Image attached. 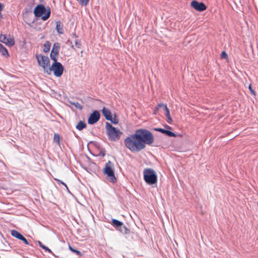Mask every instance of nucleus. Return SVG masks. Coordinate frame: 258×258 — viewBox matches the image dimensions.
Segmentation results:
<instances>
[{
  "label": "nucleus",
  "instance_id": "nucleus-1",
  "mask_svg": "<svg viewBox=\"0 0 258 258\" xmlns=\"http://www.w3.org/2000/svg\"><path fill=\"white\" fill-rule=\"evenodd\" d=\"M154 141V136L150 131L138 129L134 134L124 139V144L125 147L132 152H139L146 148V145H151Z\"/></svg>",
  "mask_w": 258,
  "mask_h": 258
},
{
  "label": "nucleus",
  "instance_id": "nucleus-2",
  "mask_svg": "<svg viewBox=\"0 0 258 258\" xmlns=\"http://www.w3.org/2000/svg\"><path fill=\"white\" fill-rule=\"evenodd\" d=\"M33 13L36 18L41 17L43 21H46L50 17L51 11L49 7L46 8L44 5L39 4L34 9Z\"/></svg>",
  "mask_w": 258,
  "mask_h": 258
},
{
  "label": "nucleus",
  "instance_id": "nucleus-3",
  "mask_svg": "<svg viewBox=\"0 0 258 258\" xmlns=\"http://www.w3.org/2000/svg\"><path fill=\"white\" fill-rule=\"evenodd\" d=\"M144 179L147 184L153 185L157 182V176L155 171L151 168H145L143 171Z\"/></svg>",
  "mask_w": 258,
  "mask_h": 258
},
{
  "label": "nucleus",
  "instance_id": "nucleus-4",
  "mask_svg": "<svg viewBox=\"0 0 258 258\" xmlns=\"http://www.w3.org/2000/svg\"><path fill=\"white\" fill-rule=\"evenodd\" d=\"M105 127L108 138L110 141H116L119 139L121 133L119 130L107 122H106Z\"/></svg>",
  "mask_w": 258,
  "mask_h": 258
},
{
  "label": "nucleus",
  "instance_id": "nucleus-5",
  "mask_svg": "<svg viewBox=\"0 0 258 258\" xmlns=\"http://www.w3.org/2000/svg\"><path fill=\"white\" fill-rule=\"evenodd\" d=\"M35 57L38 64L43 69L44 73L47 74L50 69V60L48 56L42 54H36Z\"/></svg>",
  "mask_w": 258,
  "mask_h": 258
},
{
  "label": "nucleus",
  "instance_id": "nucleus-6",
  "mask_svg": "<svg viewBox=\"0 0 258 258\" xmlns=\"http://www.w3.org/2000/svg\"><path fill=\"white\" fill-rule=\"evenodd\" d=\"M52 71L53 72L55 76L59 77L63 74V67L60 62L57 61V60H56V61H53L50 67L47 75H50Z\"/></svg>",
  "mask_w": 258,
  "mask_h": 258
},
{
  "label": "nucleus",
  "instance_id": "nucleus-7",
  "mask_svg": "<svg viewBox=\"0 0 258 258\" xmlns=\"http://www.w3.org/2000/svg\"><path fill=\"white\" fill-rule=\"evenodd\" d=\"M111 164L112 163L110 161H108L106 163L103 169V173L104 174L107 175V177L110 182L114 183L116 181V178L115 176L114 171L111 167Z\"/></svg>",
  "mask_w": 258,
  "mask_h": 258
},
{
  "label": "nucleus",
  "instance_id": "nucleus-8",
  "mask_svg": "<svg viewBox=\"0 0 258 258\" xmlns=\"http://www.w3.org/2000/svg\"><path fill=\"white\" fill-rule=\"evenodd\" d=\"M159 109H162L164 111H166L165 115L167 117V121L169 123H171L172 119L170 114V111L167 105L164 103H160L154 109V113L156 114V112Z\"/></svg>",
  "mask_w": 258,
  "mask_h": 258
},
{
  "label": "nucleus",
  "instance_id": "nucleus-9",
  "mask_svg": "<svg viewBox=\"0 0 258 258\" xmlns=\"http://www.w3.org/2000/svg\"><path fill=\"white\" fill-rule=\"evenodd\" d=\"M0 41L9 47L13 46L15 44V41L13 38L10 35H7L1 34L0 35Z\"/></svg>",
  "mask_w": 258,
  "mask_h": 258
},
{
  "label": "nucleus",
  "instance_id": "nucleus-10",
  "mask_svg": "<svg viewBox=\"0 0 258 258\" xmlns=\"http://www.w3.org/2000/svg\"><path fill=\"white\" fill-rule=\"evenodd\" d=\"M100 115L97 110H94L89 116L88 122L89 124H93L100 119Z\"/></svg>",
  "mask_w": 258,
  "mask_h": 258
},
{
  "label": "nucleus",
  "instance_id": "nucleus-11",
  "mask_svg": "<svg viewBox=\"0 0 258 258\" xmlns=\"http://www.w3.org/2000/svg\"><path fill=\"white\" fill-rule=\"evenodd\" d=\"M191 6L196 10L199 12H203L207 9V6L205 4L195 0L191 2Z\"/></svg>",
  "mask_w": 258,
  "mask_h": 258
},
{
  "label": "nucleus",
  "instance_id": "nucleus-12",
  "mask_svg": "<svg viewBox=\"0 0 258 258\" xmlns=\"http://www.w3.org/2000/svg\"><path fill=\"white\" fill-rule=\"evenodd\" d=\"M59 48L60 44L59 43L56 42L54 43L50 55L51 59L53 60V61H56V60H57L56 56L58 54Z\"/></svg>",
  "mask_w": 258,
  "mask_h": 258
},
{
  "label": "nucleus",
  "instance_id": "nucleus-13",
  "mask_svg": "<svg viewBox=\"0 0 258 258\" xmlns=\"http://www.w3.org/2000/svg\"><path fill=\"white\" fill-rule=\"evenodd\" d=\"M11 233V235L14 237L23 241L26 244L29 245V243L26 238L17 230H12Z\"/></svg>",
  "mask_w": 258,
  "mask_h": 258
},
{
  "label": "nucleus",
  "instance_id": "nucleus-14",
  "mask_svg": "<svg viewBox=\"0 0 258 258\" xmlns=\"http://www.w3.org/2000/svg\"><path fill=\"white\" fill-rule=\"evenodd\" d=\"M154 130L159 132H160L163 134H165L167 136L170 137H175L176 135L173 132H172L170 131L162 128H154Z\"/></svg>",
  "mask_w": 258,
  "mask_h": 258
},
{
  "label": "nucleus",
  "instance_id": "nucleus-15",
  "mask_svg": "<svg viewBox=\"0 0 258 258\" xmlns=\"http://www.w3.org/2000/svg\"><path fill=\"white\" fill-rule=\"evenodd\" d=\"M102 112L106 120L111 119L112 116L111 112L109 109L104 107L102 109Z\"/></svg>",
  "mask_w": 258,
  "mask_h": 258
},
{
  "label": "nucleus",
  "instance_id": "nucleus-16",
  "mask_svg": "<svg viewBox=\"0 0 258 258\" xmlns=\"http://www.w3.org/2000/svg\"><path fill=\"white\" fill-rule=\"evenodd\" d=\"M56 30L58 34H61L63 33V25L59 21L56 22Z\"/></svg>",
  "mask_w": 258,
  "mask_h": 258
},
{
  "label": "nucleus",
  "instance_id": "nucleus-17",
  "mask_svg": "<svg viewBox=\"0 0 258 258\" xmlns=\"http://www.w3.org/2000/svg\"><path fill=\"white\" fill-rule=\"evenodd\" d=\"M118 230L123 234H127L130 233V230L123 224L122 226H121Z\"/></svg>",
  "mask_w": 258,
  "mask_h": 258
},
{
  "label": "nucleus",
  "instance_id": "nucleus-18",
  "mask_svg": "<svg viewBox=\"0 0 258 258\" xmlns=\"http://www.w3.org/2000/svg\"><path fill=\"white\" fill-rule=\"evenodd\" d=\"M112 224L117 229L121 226L123 225V223L118 220L112 219Z\"/></svg>",
  "mask_w": 258,
  "mask_h": 258
},
{
  "label": "nucleus",
  "instance_id": "nucleus-19",
  "mask_svg": "<svg viewBox=\"0 0 258 258\" xmlns=\"http://www.w3.org/2000/svg\"><path fill=\"white\" fill-rule=\"evenodd\" d=\"M0 53L5 56L9 55L8 50L1 43H0Z\"/></svg>",
  "mask_w": 258,
  "mask_h": 258
},
{
  "label": "nucleus",
  "instance_id": "nucleus-20",
  "mask_svg": "<svg viewBox=\"0 0 258 258\" xmlns=\"http://www.w3.org/2000/svg\"><path fill=\"white\" fill-rule=\"evenodd\" d=\"M86 126V124L82 121H80L79 123L76 125V127L79 131H81L83 128H85Z\"/></svg>",
  "mask_w": 258,
  "mask_h": 258
},
{
  "label": "nucleus",
  "instance_id": "nucleus-21",
  "mask_svg": "<svg viewBox=\"0 0 258 258\" xmlns=\"http://www.w3.org/2000/svg\"><path fill=\"white\" fill-rule=\"evenodd\" d=\"M51 44L50 43L47 41L43 45V51L44 52H47L50 48Z\"/></svg>",
  "mask_w": 258,
  "mask_h": 258
},
{
  "label": "nucleus",
  "instance_id": "nucleus-22",
  "mask_svg": "<svg viewBox=\"0 0 258 258\" xmlns=\"http://www.w3.org/2000/svg\"><path fill=\"white\" fill-rule=\"evenodd\" d=\"M108 120H109L111 121L112 123L116 124H117L118 122V120L116 118V116L115 114L114 115V117L112 116L111 117V119H109Z\"/></svg>",
  "mask_w": 258,
  "mask_h": 258
},
{
  "label": "nucleus",
  "instance_id": "nucleus-23",
  "mask_svg": "<svg viewBox=\"0 0 258 258\" xmlns=\"http://www.w3.org/2000/svg\"><path fill=\"white\" fill-rule=\"evenodd\" d=\"M80 5L82 6H86L88 5L89 0H77Z\"/></svg>",
  "mask_w": 258,
  "mask_h": 258
},
{
  "label": "nucleus",
  "instance_id": "nucleus-24",
  "mask_svg": "<svg viewBox=\"0 0 258 258\" xmlns=\"http://www.w3.org/2000/svg\"><path fill=\"white\" fill-rule=\"evenodd\" d=\"M54 180L57 181V183L60 184H61L62 185H63L67 189V190L69 191V188L68 187L67 184L63 182L62 181H61V180L60 179H58L57 178H54Z\"/></svg>",
  "mask_w": 258,
  "mask_h": 258
},
{
  "label": "nucleus",
  "instance_id": "nucleus-25",
  "mask_svg": "<svg viewBox=\"0 0 258 258\" xmlns=\"http://www.w3.org/2000/svg\"><path fill=\"white\" fill-rule=\"evenodd\" d=\"M72 104L79 110H82L83 109L82 106L78 102H75Z\"/></svg>",
  "mask_w": 258,
  "mask_h": 258
},
{
  "label": "nucleus",
  "instance_id": "nucleus-26",
  "mask_svg": "<svg viewBox=\"0 0 258 258\" xmlns=\"http://www.w3.org/2000/svg\"><path fill=\"white\" fill-rule=\"evenodd\" d=\"M69 249L71 251H72V252H74V253H76L78 255H80L81 254V252L79 250L73 248L71 246H69Z\"/></svg>",
  "mask_w": 258,
  "mask_h": 258
},
{
  "label": "nucleus",
  "instance_id": "nucleus-27",
  "mask_svg": "<svg viewBox=\"0 0 258 258\" xmlns=\"http://www.w3.org/2000/svg\"><path fill=\"white\" fill-rule=\"evenodd\" d=\"M54 141L59 144L60 141V136L58 134H55L53 138Z\"/></svg>",
  "mask_w": 258,
  "mask_h": 258
},
{
  "label": "nucleus",
  "instance_id": "nucleus-28",
  "mask_svg": "<svg viewBox=\"0 0 258 258\" xmlns=\"http://www.w3.org/2000/svg\"><path fill=\"white\" fill-rule=\"evenodd\" d=\"M221 57L222 58H226L228 57V55L225 51H223L221 54Z\"/></svg>",
  "mask_w": 258,
  "mask_h": 258
},
{
  "label": "nucleus",
  "instance_id": "nucleus-29",
  "mask_svg": "<svg viewBox=\"0 0 258 258\" xmlns=\"http://www.w3.org/2000/svg\"><path fill=\"white\" fill-rule=\"evenodd\" d=\"M248 89L252 94H253V95H255V92L252 89L251 85H249Z\"/></svg>",
  "mask_w": 258,
  "mask_h": 258
},
{
  "label": "nucleus",
  "instance_id": "nucleus-30",
  "mask_svg": "<svg viewBox=\"0 0 258 258\" xmlns=\"http://www.w3.org/2000/svg\"><path fill=\"white\" fill-rule=\"evenodd\" d=\"M75 45L77 47V48H80L81 46V43L78 41L77 40H76L75 41Z\"/></svg>",
  "mask_w": 258,
  "mask_h": 258
},
{
  "label": "nucleus",
  "instance_id": "nucleus-31",
  "mask_svg": "<svg viewBox=\"0 0 258 258\" xmlns=\"http://www.w3.org/2000/svg\"><path fill=\"white\" fill-rule=\"evenodd\" d=\"M38 244L39 245V246L43 249H44L45 248V247H46V246H45L44 245H43L40 241H38Z\"/></svg>",
  "mask_w": 258,
  "mask_h": 258
},
{
  "label": "nucleus",
  "instance_id": "nucleus-32",
  "mask_svg": "<svg viewBox=\"0 0 258 258\" xmlns=\"http://www.w3.org/2000/svg\"><path fill=\"white\" fill-rule=\"evenodd\" d=\"M4 5L0 3V15H2L1 12L3 10Z\"/></svg>",
  "mask_w": 258,
  "mask_h": 258
},
{
  "label": "nucleus",
  "instance_id": "nucleus-33",
  "mask_svg": "<svg viewBox=\"0 0 258 258\" xmlns=\"http://www.w3.org/2000/svg\"><path fill=\"white\" fill-rule=\"evenodd\" d=\"M44 250H45V251H47L48 252H49L50 253H52L51 250L50 249H49L48 247H47V246L45 247V248Z\"/></svg>",
  "mask_w": 258,
  "mask_h": 258
},
{
  "label": "nucleus",
  "instance_id": "nucleus-34",
  "mask_svg": "<svg viewBox=\"0 0 258 258\" xmlns=\"http://www.w3.org/2000/svg\"><path fill=\"white\" fill-rule=\"evenodd\" d=\"M71 35H72V37H74V38L78 37L77 35H76V34L75 33H73Z\"/></svg>",
  "mask_w": 258,
  "mask_h": 258
},
{
  "label": "nucleus",
  "instance_id": "nucleus-35",
  "mask_svg": "<svg viewBox=\"0 0 258 258\" xmlns=\"http://www.w3.org/2000/svg\"><path fill=\"white\" fill-rule=\"evenodd\" d=\"M165 127L168 128H169V129H171V127L170 126H168V125H166L165 126Z\"/></svg>",
  "mask_w": 258,
  "mask_h": 258
},
{
  "label": "nucleus",
  "instance_id": "nucleus-36",
  "mask_svg": "<svg viewBox=\"0 0 258 258\" xmlns=\"http://www.w3.org/2000/svg\"><path fill=\"white\" fill-rule=\"evenodd\" d=\"M2 18V15H0V19Z\"/></svg>",
  "mask_w": 258,
  "mask_h": 258
}]
</instances>
